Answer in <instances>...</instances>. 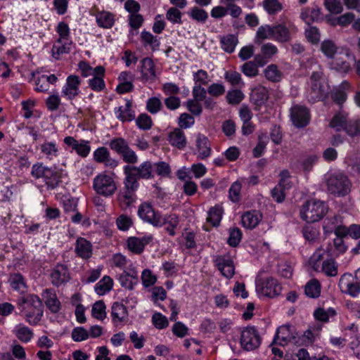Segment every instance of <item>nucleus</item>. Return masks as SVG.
Here are the masks:
<instances>
[{"instance_id": "35", "label": "nucleus", "mask_w": 360, "mask_h": 360, "mask_svg": "<svg viewBox=\"0 0 360 360\" xmlns=\"http://www.w3.org/2000/svg\"><path fill=\"white\" fill-rule=\"evenodd\" d=\"M123 171L125 177L123 181L124 186L122 189L136 192L139 187L138 179L135 177L134 174L131 173L129 171H127L124 167Z\"/></svg>"}, {"instance_id": "63", "label": "nucleus", "mask_w": 360, "mask_h": 360, "mask_svg": "<svg viewBox=\"0 0 360 360\" xmlns=\"http://www.w3.org/2000/svg\"><path fill=\"white\" fill-rule=\"evenodd\" d=\"M189 16L199 22L204 23L208 18V13L202 8L193 7L189 12Z\"/></svg>"}, {"instance_id": "64", "label": "nucleus", "mask_w": 360, "mask_h": 360, "mask_svg": "<svg viewBox=\"0 0 360 360\" xmlns=\"http://www.w3.org/2000/svg\"><path fill=\"white\" fill-rule=\"evenodd\" d=\"M345 131L350 136L360 135V120H353L347 122L345 127Z\"/></svg>"}, {"instance_id": "29", "label": "nucleus", "mask_w": 360, "mask_h": 360, "mask_svg": "<svg viewBox=\"0 0 360 360\" xmlns=\"http://www.w3.org/2000/svg\"><path fill=\"white\" fill-rule=\"evenodd\" d=\"M265 39H274V26L262 25L258 27L255 37V43L260 45Z\"/></svg>"}, {"instance_id": "31", "label": "nucleus", "mask_w": 360, "mask_h": 360, "mask_svg": "<svg viewBox=\"0 0 360 360\" xmlns=\"http://www.w3.org/2000/svg\"><path fill=\"white\" fill-rule=\"evenodd\" d=\"M96 22L98 27L104 29L111 28L115 23V16L108 11L98 12L96 15Z\"/></svg>"}, {"instance_id": "13", "label": "nucleus", "mask_w": 360, "mask_h": 360, "mask_svg": "<svg viewBox=\"0 0 360 360\" xmlns=\"http://www.w3.org/2000/svg\"><path fill=\"white\" fill-rule=\"evenodd\" d=\"M300 338H297V334L294 332L293 327L286 325L280 326L277 329L274 342L281 345L288 342L300 345Z\"/></svg>"}, {"instance_id": "42", "label": "nucleus", "mask_w": 360, "mask_h": 360, "mask_svg": "<svg viewBox=\"0 0 360 360\" xmlns=\"http://www.w3.org/2000/svg\"><path fill=\"white\" fill-rule=\"evenodd\" d=\"M224 77L226 82L233 86L243 88L245 86L241 75L236 71H226Z\"/></svg>"}, {"instance_id": "17", "label": "nucleus", "mask_w": 360, "mask_h": 360, "mask_svg": "<svg viewBox=\"0 0 360 360\" xmlns=\"http://www.w3.org/2000/svg\"><path fill=\"white\" fill-rule=\"evenodd\" d=\"M296 30V27L290 24L288 25L281 23L274 25V40L281 43L288 42Z\"/></svg>"}, {"instance_id": "40", "label": "nucleus", "mask_w": 360, "mask_h": 360, "mask_svg": "<svg viewBox=\"0 0 360 360\" xmlns=\"http://www.w3.org/2000/svg\"><path fill=\"white\" fill-rule=\"evenodd\" d=\"M238 37L235 34H227L221 37V49L227 53H233L238 44Z\"/></svg>"}, {"instance_id": "18", "label": "nucleus", "mask_w": 360, "mask_h": 360, "mask_svg": "<svg viewBox=\"0 0 360 360\" xmlns=\"http://www.w3.org/2000/svg\"><path fill=\"white\" fill-rule=\"evenodd\" d=\"M153 240L152 236L143 237H129L127 240L129 250L134 254L139 255L143 252L145 247Z\"/></svg>"}, {"instance_id": "19", "label": "nucleus", "mask_w": 360, "mask_h": 360, "mask_svg": "<svg viewBox=\"0 0 360 360\" xmlns=\"http://www.w3.org/2000/svg\"><path fill=\"white\" fill-rule=\"evenodd\" d=\"M42 297L46 307L51 313L56 314L60 310L61 304L53 289L46 288L44 290Z\"/></svg>"}, {"instance_id": "28", "label": "nucleus", "mask_w": 360, "mask_h": 360, "mask_svg": "<svg viewBox=\"0 0 360 360\" xmlns=\"http://www.w3.org/2000/svg\"><path fill=\"white\" fill-rule=\"evenodd\" d=\"M13 333L20 342L24 343L30 342L34 336L32 330L22 323L16 325Z\"/></svg>"}, {"instance_id": "9", "label": "nucleus", "mask_w": 360, "mask_h": 360, "mask_svg": "<svg viewBox=\"0 0 360 360\" xmlns=\"http://www.w3.org/2000/svg\"><path fill=\"white\" fill-rule=\"evenodd\" d=\"M81 79L75 75H69L65 84L62 88L61 96L68 101L72 102L80 94L79 86Z\"/></svg>"}, {"instance_id": "39", "label": "nucleus", "mask_w": 360, "mask_h": 360, "mask_svg": "<svg viewBox=\"0 0 360 360\" xmlns=\"http://www.w3.org/2000/svg\"><path fill=\"white\" fill-rule=\"evenodd\" d=\"M113 286L112 279L108 276L103 277L95 285V292L98 295H103L110 291Z\"/></svg>"}, {"instance_id": "38", "label": "nucleus", "mask_w": 360, "mask_h": 360, "mask_svg": "<svg viewBox=\"0 0 360 360\" xmlns=\"http://www.w3.org/2000/svg\"><path fill=\"white\" fill-rule=\"evenodd\" d=\"M320 8L317 6H313L312 7L304 8L301 13V18L306 23L310 24L311 22L317 21L320 18Z\"/></svg>"}, {"instance_id": "54", "label": "nucleus", "mask_w": 360, "mask_h": 360, "mask_svg": "<svg viewBox=\"0 0 360 360\" xmlns=\"http://www.w3.org/2000/svg\"><path fill=\"white\" fill-rule=\"evenodd\" d=\"M50 173V175H47L46 177L44 182L49 188L53 189L59 185L61 181V174L53 168Z\"/></svg>"}, {"instance_id": "51", "label": "nucleus", "mask_w": 360, "mask_h": 360, "mask_svg": "<svg viewBox=\"0 0 360 360\" xmlns=\"http://www.w3.org/2000/svg\"><path fill=\"white\" fill-rule=\"evenodd\" d=\"M118 201L124 206H130L136 200V192L121 189L117 195Z\"/></svg>"}, {"instance_id": "55", "label": "nucleus", "mask_w": 360, "mask_h": 360, "mask_svg": "<svg viewBox=\"0 0 360 360\" xmlns=\"http://www.w3.org/2000/svg\"><path fill=\"white\" fill-rule=\"evenodd\" d=\"M136 124L142 130H149L153 126V121L148 114L141 113L136 119Z\"/></svg>"}, {"instance_id": "41", "label": "nucleus", "mask_w": 360, "mask_h": 360, "mask_svg": "<svg viewBox=\"0 0 360 360\" xmlns=\"http://www.w3.org/2000/svg\"><path fill=\"white\" fill-rule=\"evenodd\" d=\"M331 60L330 65L332 69L343 72H347L349 70V63L342 58L340 53L336 54L335 57L331 58Z\"/></svg>"}, {"instance_id": "3", "label": "nucleus", "mask_w": 360, "mask_h": 360, "mask_svg": "<svg viewBox=\"0 0 360 360\" xmlns=\"http://www.w3.org/2000/svg\"><path fill=\"white\" fill-rule=\"evenodd\" d=\"M327 205L317 199H310L302 205L300 210V217L307 223L319 221L328 212Z\"/></svg>"}, {"instance_id": "11", "label": "nucleus", "mask_w": 360, "mask_h": 360, "mask_svg": "<svg viewBox=\"0 0 360 360\" xmlns=\"http://www.w3.org/2000/svg\"><path fill=\"white\" fill-rule=\"evenodd\" d=\"M127 171L134 174L139 179H152L155 176L153 163L149 160L144 161L139 166L127 165L124 166Z\"/></svg>"}, {"instance_id": "7", "label": "nucleus", "mask_w": 360, "mask_h": 360, "mask_svg": "<svg viewBox=\"0 0 360 360\" xmlns=\"http://www.w3.org/2000/svg\"><path fill=\"white\" fill-rule=\"evenodd\" d=\"M261 343L260 336L255 327L244 328L240 334V345L246 351L257 349Z\"/></svg>"}, {"instance_id": "8", "label": "nucleus", "mask_w": 360, "mask_h": 360, "mask_svg": "<svg viewBox=\"0 0 360 360\" xmlns=\"http://www.w3.org/2000/svg\"><path fill=\"white\" fill-rule=\"evenodd\" d=\"M338 286L342 292L351 297H356L360 294V280L351 274H344L341 276Z\"/></svg>"}, {"instance_id": "50", "label": "nucleus", "mask_w": 360, "mask_h": 360, "mask_svg": "<svg viewBox=\"0 0 360 360\" xmlns=\"http://www.w3.org/2000/svg\"><path fill=\"white\" fill-rule=\"evenodd\" d=\"M321 51L328 58L331 59L338 54V47L331 40H324L321 45Z\"/></svg>"}, {"instance_id": "61", "label": "nucleus", "mask_w": 360, "mask_h": 360, "mask_svg": "<svg viewBox=\"0 0 360 360\" xmlns=\"http://www.w3.org/2000/svg\"><path fill=\"white\" fill-rule=\"evenodd\" d=\"M128 143L123 138L112 139L109 143V147L118 154H121L127 147Z\"/></svg>"}, {"instance_id": "53", "label": "nucleus", "mask_w": 360, "mask_h": 360, "mask_svg": "<svg viewBox=\"0 0 360 360\" xmlns=\"http://www.w3.org/2000/svg\"><path fill=\"white\" fill-rule=\"evenodd\" d=\"M347 115L342 113H338L335 115L330 122V127L335 129L337 131H340L342 129L345 130V127L347 123Z\"/></svg>"}, {"instance_id": "26", "label": "nucleus", "mask_w": 360, "mask_h": 360, "mask_svg": "<svg viewBox=\"0 0 360 360\" xmlns=\"http://www.w3.org/2000/svg\"><path fill=\"white\" fill-rule=\"evenodd\" d=\"M111 316L115 324L124 321L128 316L127 307L120 302L113 303L111 307Z\"/></svg>"}, {"instance_id": "4", "label": "nucleus", "mask_w": 360, "mask_h": 360, "mask_svg": "<svg viewBox=\"0 0 360 360\" xmlns=\"http://www.w3.org/2000/svg\"><path fill=\"white\" fill-rule=\"evenodd\" d=\"M307 98L309 101L315 103L325 98L329 91V87L323 77V72L314 71L309 77Z\"/></svg>"}, {"instance_id": "21", "label": "nucleus", "mask_w": 360, "mask_h": 360, "mask_svg": "<svg viewBox=\"0 0 360 360\" xmlns=\"http://www.w3.org/2000/svg\"><path fill=\"white\" fill-rule=\"evenodd\" d=\"M168 141L171 146L183 150L187 145V139L183 130L180 128H175L168 135Z\"/></svg>"}, {"instance_id": "34", "label": "nucleus", "mask_w": 360, "mask_h": 360, "mask_svg": "<svg viewBox=\"0 0 360 360\" xmlns=\"http://www.w3.org/2000/svg\"><path fill=\"white\" fill-rule=\"evenodd\" d=\"M141 39L145 47L149 46L153 51L159 50L160 42L158 37L143 30L141 33Z\"/></svg>"}, {"instance_id": "59", "label": "nucleus", "mask_w": 360, "mask_h": 360, "mask_svg": "<svg viewBox=\"0 0 360 360\" xmlns=\"http://www.w3.org/2000/svg\"><path fill=\"white\" fill-rule=\"evenodd\" d=\"M92 316L98 320H103L105 318V305L102 300L96 302L91 310Z\"/></svg>"}, {"instance_id": "56", "label": "nucleus", "mask_w": 360, "mask_h": 360, "mask_svg": "<svg viewBox=\"0 0 360 360\" xmlns=\"http://www.w3.org/2000/svg\"><path fill=\"white\" fill-rule=\"evenodd\" d=\"M154 168L155 170L154 171L158 176L161 177H169L171 174L172 170L169 165L163 161H160L155 163H153Z\"/></svg>"}, {"instance_id": "32", "label": "nucleus", "mask_w": 360, "mask_h": 360, "mask_svg": "<svg viewBox=\"0 0 360 360\" xmlns=\"http://www.w3.org/2000/svg\"><path fill=\"white\" fill-rule=\"evenodd\" d=\"M250 98L255 105L261 106L264 105L269 98L268 90L263 86L257 87L252 91Z\"/></svg>"}, {"instance_id": "37", "label": "nucleus", "mask_w": 360, "mask_h": 360, "mask_svg": "<svg viewBox=\"0 0 360 360\" xmlns=\"http://www.w3.org/2000/svg\"><path fill=\"white\" fill-rule=\"evenodd\" d=\"M321 285L317 279L310 280L305 285L304 293L310 298H317L321 295Z\"/></svg>"}, {"instance_id": "60", "label": "nucleus", "mask_w": 360, "mask_h": 360, "mask_svg": "<svg viewBox=\"0 0 360 360\" xmlns=\"http://www.w3.org/2000/svg\"><path fill=\"white\" fill-rule=\"evenodd\" d=\"M244 97V94L240 89L229 91L226 96L227 102L232 105L240 103L243 100Z\"/></svg>"}, {"instance_id": "24", "label": "nucleus", "mask_w": 360, "mask_h": 360, "mask_svg": "<svg viewBox=\"0 0 360 360\" xmlns=\"http://www.w3.org/2000/svg\"><path fill=\"white\" fill-rule=\"evenodd\" d=\"M261 219L262 215L258 211H248L242 215L241 223L245 228L252 229L259 224Z\"/></svg>"}, {"instance_id": "46", "label": "nucleus", "mask_w": 360, "mask_h": 360, "mask_svg": "<svg viewBox=\"0 0 360 360\" xmlns=\"http://www.w3.org/2000/svg\"><path fill=\"white\" fill-rule=\"evenodd\" d=\"M41 151L50 160H53L58 155V147L54 142H44L41 146Z\"/></svg>"}, {"instance_id": "22", "label": "nucleus", "mask_w": 360, "mask_h": 360, "mask_svg": "<svg viewBox=\"0 0 360 360\" xmlns=\"http://www.w3.org/2000/svg\"><path fill=\"white\" fill-rule=\"evenodd\" d=\"M141 64L140 72L142 79L146 81L154 80L156 74L153 60L150 58L146 57L141 60Z\"/></svg>"}, {"instance_id": "14", "label": "nucleus", "mask_w": 360, "mask_h": 360, "mask_svg": "<svg viewBox=\"0 0 360 360\" xmlns=\"http://www.w3.org/2000/svg\"><path fill=\"white\" fill-rule=\"evenodd\" d=\"M214 263L221 274L226 278H231L235 274V266L229 255H218L214 259Z\"/></svg>"}, {"instance_id": "16", "label": "nucleus", "mask_w": 360, "mask_h": 360, "mask_svg": "<svg viewBox=\"0 0 360 360\" xmlns=\"http://www.w3.org/2000/svg\"><path fill=\"white\" fill-rule=\"evenodd\" d=\"M290 120L296 127H304L309 123V110L304 106L295 105L290 109Z\"/></svg>"}, {"instance_id": "45", "label": "nucleus", "mask_w": 360, "mask_h": 360, "mask_svg": "<svg viewBox=\"0 0 360 360\" xmlns=\"http://www.w3.org/2000/svg\"><path fill=\"white\" fill-rule=\"evenodd\" d=\"M162 226L167 225V231L170 236H174L175 231L174 229L177 227L179 223V219L178 216L176 214H171L165 215V217L162 216Z\"/></svg>"}, {"instance_id": "15", "label": "nucleus", "mask_w": 360, "mask_h": 360, "mask_svg": "<svg viewBox=\"0 0 360 360\" xmlns=\"http://www.w3.org/2000/svg\"><path fill=\"white\" fill-rule=\"evenodd\" d=\"M257 290L264 296L274 297L281 292L282 286L276 279L269 277L259 283H257Z\"/></svg>"}, {"instance_id": "1", "label": "nucleus", "mask_w": 360, "mask_h": 360, "mask_svg": "<svg viewBox=\"0 0 360 360\" xmlns=\"http://www.w3.org/2000/svg\"><path fill=\"white\" fill-rule=\"evenodd\" d=\"M18 307L26 321L36 326L41 321L44 314V306L40 298L34 294L27 295L18 299Z\"/></svg>"}, {"instance_id": "47", "label": "nucleus", "mask_w": 360, "mask_h": 360, "mask_svg": "<svg viewBox=\"0 0 360 360\" xmlns=\"http://www.w3.org/2000/svg\"><path fill=\"white\" fill-rule=\"evenodd\" d=\"M325 253H327L326 248H323V245H322L317 248L310 257L309 262L315 271H319L320 262L323 259Z\"/></svg>"}, {"instance_id": "52", "label": "nucleus", "mask_w": 360, "mask_h": 360, "mask_svg": "<svg viewBox=\"0 0 360 360\" xmlns=\"http://www.w3.org/2000/svg\"><path fill=\"white\" fill-rule=\"evenodd\" d=\"M336 315V311L333 308H328L324 309L323 308H319L314 312L315 319L321 322H328L330 318H333Z\"/></svg>"}, {"instance_id": "12", "label": "nucleus", "mask_w": 360, "mask_h": 360, "mask_svg": "<svg viewBox=\"0 0 360 360\" xmlns=\"http://www.w3.org/2000/svg\"><path fill=\"white\" fill-rule=\"evenodd\" d=\"M50 281L56 287L65 285L70 280V274L67 265L56 264L50 273Z\"/></svg>"}, {"instance_id": "49", "label": "nucleus", "mask_w": 360, "mask_h": 360, "mask_svg": "<svg viewBox=\"0 0 360 360\" xmlns=\"http://www.w3.org/2000/svg\"><path fill=\"white\" fill-rule=\"evenodd\" d=\"M349 84L347 82H343L340 86L332 94V99L338 104L343 103L347 99L345 91L349 88Z\"/></svg>"}, {"instance_id": "57", "label": "nucleus", "mask_w": 360, "mask_h": 360, "mask_svg": "<svg viewBox=\"0 0 360 360\" xmlns=\"http://www.w3.org/2000/svg\"><path fill=\"white\" fill-rule=\"evenodd\" d=\"M242 184L243 182L239 179L233 182L229 190V198L233 202H237L240 200Z\"/></svg>"}, {"instance_id": "25", "label": "nucleus", "mask_w": 360, "mask_h": 360, "mask_svg": "<svg viewBox=\"0 0 360 360\" xmlns=\"http://www.w3.org/2000/svg\"><path fill=\"white\" fill-rule=\"evenodd\" d=\"M131 102L130 101H127L125 106H120L118 108H115V114L116 115V117L122 121L129 122L132 121L135 119V112L131 110Z\"/></svg>"}, {"instance_id": "36", "label": "nucleus", "mask_w": 360, "mask_h": 360, "mask_svg": "<svg viewBox=\"0 0 360 360\" xmlns=\"http://www.w3.org/2000/svg\"><path fill=\"white\" fill-rule=\"evenodd\" d=\"M338 265L334 259H328L323 262L320 266L319 271L323 272L327 276H336L338 275Z\"/></svg>"}, {"instance_id": "33", "label": "nucleus", "mask_w": 360, "mask_h": 360, "mask_svg": "<svg viewBox=\"0 0 360 360\" xmlns=\"http://www.w3.org/2000/svg\"><path fill=\"white\" fill-rule=\"evenodd\" d=\"M207 221L211 224L213 226H218L221 220L224 210L223 207L219 205H216L214 207H210L208 212Z\"/></svg>"}, {"instance_id": "6", "label": "nucleus", "mask_w": 360, "mask_h": 360, "mask_svg": "<svg viewBox=\"0 0 360 360\" xmlns=\"http://www.w3.org/2000/svg\"><path fill=\"white\" fill-rule=\"evenodd\" d=\"M280 180L277 185L271 190V195L274 200L278 203L283 202L286 196V191L291 188L292 183L290 180V172L282 170L280 174Z\"/></svg>"}, {"instance_id": "48", "label": "nucleus", "mask_w": 360, "mask_h": 360, "mask_svg": "<svg viewBox=\"0 0 360 360\" xmlns=\"http://www.w3.org/2000/svg\"><path fill=\"white\" fill-rule=\"evenodd\" d=\"M8 282L15 290L24 292L27 288L23 276L19 273L11 274Z\"/></svg>"}, {"instance_id": "30", "label": "nucleus", "mask_w": 360, "mask_h": 360, "mask_svg": "<svg viewBox=\"0 0 360 360\" xmlns=\"http://www.w3.org/2000/svg\"><path fill=\"white\" fill-rule=\"evenodd\" d=\"M330 243H328L326 246V251L329 256H339L340 255L344 254L347 250V247L344 242V239L340 237H335L333 240V247L332 249L330 247Z\"/></svg>"}, {"instance_id": "62", "label": "nucleus", "mask_w": 360, "mask_h": 360, "mask_svg": "<svg viewBox=\"0 0 360 360\" xmlns=\"http://www.w3.org/2000/svg\"><path fill=\"white\" fill-rule=\"evenodd\" d=\"M146 110L151 114H156L162 108V103L158 97H152L146 101Z\"/></svg>"}, {"instance_id": "20", "label": "nucleus", "mask_w": 360, "mask_h": 360, "mask_svg": "<svg viewBox=\"0 0 360 360\" xmlns=\"http://www.w3.org/2000/svg\"><path fill=\"white\" fill-rule=\"evenodd\" d=\"M196 154L197 158L200 160H205L211 155V144L207 136L199 134L196 139Z\"/></svg>"}, {"instance_id": "44", "label": "nucleus", "mask_w": 360, "mask_h": 360, "mask_svg": "<svg viewBox=\"0 0 360 360\" xmlns=\"http://www.w3.org/2000/svg\"><path fill=\"white\" fill-rule=\"evenodd\" d=\"M51 167H46L41 162L34 164L31 169V175L36 179L42 178L45 180L47 175H50Z\"/></svg>"}, {"instance_id": "58", "label": "nucleus", "mask_w": 360, "mask_h": 360, "mask_svg": "<svg viewBox=\"0 0 360 360\" xmlns=\"http://www.w3.org/2000/svg\"><path fill=\"white\" fill-rule=\"evenodd\" d=\"M241 72L249 77H255L259 73L258 66L253 61H248L245 63L240 67Z\"/></svg>"}, {"instance_id": "27", "label": "nucleus", "mask_w": 360, "mask_h": 360, "mask_svg": "<svg viewBox=\"0 0 360 360\" xmlns=\"http://www.w3.org/2000/svg\"><path fill=\"white\" fill-rule=\"evenodd\" d=\"M72 44V41L57 39L51 49L52 56L58 60L61 55L69 53L71 51Z\"/></svg>"}, {"instance_id": "43", "label": "nucleus", "mask_w": 360, "mask_h": 360, "mask_svg": "<svg viewBox=\"0 0 360 360\" xmlns=\"http://www.w3.org/2000/svg\"><path fill=\"white\" fill-rule=\"evenodd\" d=\"M264 76L270 82H278L281 80L283 73L276 65L271 64L264 70Z\"/></svg>"}, {"instance_id": "5", "label": "nucleus", "mask_w": 360, "mask_h": 360, "mask_svg": "<svg viewBox=\"0 0 360 360\" xmlns=\"http://www.w3.org/2000/svg\"><path fill=\"white\" fill-rule=\"evenodd\" d=\"M92 187L98 195L110 198L116 193L117 183L112 175L101 172L94 177Z\"/></svg>"}, {"instance_id": "23", "label": "nucleus", "mask_w": 360, "mask_h": 360, "mask_svg": "<svg viewBox=\"0 0 360 360\" xmlns=\"http://www.w3.org/2000/svg\"><path fill=\"white\" fill-rule=\"evenodd\" d=\"M75 252L82 259H87L92 255V245L84 238H79L75 243Z\"/></svg>"}, {"instance_id": "2", "label": "nucleus", "mask_w": 360, "mask_h": 360, "mask_svg": "<svg viewBox=\"0 0 360 360\" xmlns=\"http://www.w3.org/2000/svg\"><path fill=\"white\" fill-rule=\"evenodd\" d=\"M328 192L337 196H345L350 191L351 182L342 172H329L324 176Z\"/></svg>"}, {"instance_id": "10", "label": "nucleus", "mask_w": 360, "mask_h": 360, "mask_svg": "<svg viewBox=\"0 0 360 360\" xmlns=\"http://www.w3.org/2000/svg\"><path fill=\"white\" fill-rule=\"evenodd\" d=\"M138 214L144 221L154 226H162V215L160 212L155 211L150 204H141L139 207Z\"/></svg>"}]
</instances>
